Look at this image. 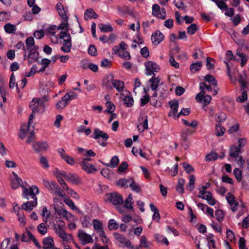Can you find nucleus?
Returning <instances> with one entry per match:
<instances>
[{"label": "nucleus", "mask_w": 249, "mask_h": 249, "mask_svg": "<svg viewBox=\"0 0 249 249\" xmlns=\"http://www.w3.org/2000/svg\"><path fill=\"white\" fill-rule=\"evenodd\" d=\"M48 101V97L45 95L40 98H34L30 104V107L33 113H42L45 111V102Z\"/></svg>", "instance_id": "1"}, {"label": "nucleus", "mask_w": 249, "mask_h": 249, "mask_svg": "<svg viewBox=\"0 0 249 249\" xmlns=\"http://www.w3.org/2000/svg\"><path fill=\"white\" fill-rule=\"evenodd\" d=\"M43 185L52 194H54L61 197H64L65 196L64 192L61 190L60 187L55 181L49 182L47 180L44 179L43 180Z\"/></svg>", "instance_id": "2"}, {"label": "nucleus", "mask_w": 249, "mask_h": 249, "mask_svg": "<svg viewBox=\"0 0 249 249\" xmlns=\"http://www.w3.org/2000/svg\"><path fill=\"white\" fill-rule=\"evenodd\" d=\"M21 187L23 189L22 196L23 197L27 199H29L30 198L33 200H37L36 194L39 193V189L36 185H33L31 187L27 188L25 187L23 185H21Z\"/></svg>", "instance_id": "3"}, {"label": "nucleus", "mask_w": 249, "mask_h": 249, "mask_svg": "<svg viewBox=\"0 0 249 249\" xmlns=\"http://www.w3.org/2000/svg\"><path fill=\"white\" fill-rule=\"evenodd\" d=\"M59 38L64 40L61 50L65 53L70 52L72 46L70 35L66 32L62 31L60 33Z\"/></svg>", "instance_id": "4"}, {"label": "nucleus", "mask_w": 249, "mask_h": 249, "mask_svg": "<svg viewBox=\"0 0 249 249\" xmlns=\"http://www.w3.org/2000/svg\"><path fill=\"white\" fill-rule=\"evenodd\" d=\"M107 199L114 205L123 204L124 202L123 196L116 192L107 194Z\"/></svg>", "instance_id": "5"}, {"label": "nucleus", "mask_w": 249, "mask_h": 249, "mask_svg": "<svg viewBox=\"0 0 249 249\" xmlns=\"http://www.w3.org/2000/svg\"><path fill=\"white\" fill-rule=\"evenodd\" d=\"M144 65L146 68V74L147 75L154 74V72H157L160 70V66L153 61H148L145 63Z\"/></svg>", "instance_id": "6"}, {"label": "nucleus", "mask_w": 249, "mask_h": 249, "mask_svg": "<svg viewBox=\"0 0 249 249\" xmlns=\"http://www.w3.org/2000/svg\"><path fill=\"white\" fill-rule=\"evenodd\" d=\"M152 15L157 18L164 19L166 17V13L165 8H160L159 5L153 4L152 6Z\"/></svg>", "instance_id": "7"}, {"label": "nucleus", "mask_w": 249, "mask_h": 249, "mask_svg": "<svg viewBox=\"0 0 249 249\" xmlns=\"http://www.w3.org/2000/svg\"><path fill=\"white\" fill-rule=\"evenodd\" d=\"M199 89L201 91L198 93L196 96V100L198 102H200L203 97L206 93L205 89H207L208 91H212V88L211 86L207 85L204 82H201L199 84Z\"/></svg>", "instance_id": "8"}, {"label": "nucleus", "mask_w": 249, "mask_h": 249, "mask_svg": "<svg viewBox=\"0 0 249 249\" xmlns=\"http://www.w3.org/2000/svg\"><path fill=\"white\" fill-rule=\"evenodd\" d=\"M77 236L83 245L93 243V240L91 236L82 230L78 231Z\"/></svg>", "instance_id": "9"}, {"label": "nucleus", "mask_w": 249, "mask_h": 249, "mask_svg": "<svg viewBox=\"0 0 249 249\" xmlns=\"http://www.w3.org/2000/svg\"><path fill=\"white\" fill-rule=\"evenodd\" d=\"M226 199L229 205L231 207V210L235 212L237 211L239 206L238 203L235 201V197L231 193H228L226 196Z\"/></svg>", "instance_id": "10"}, {"label": "nucleus", "mask_w": 249, "mask_h": 249, "mask_svg": "<svg viewBox=\"0 0 249 249\" xmlns=\"http://www.w3.org/2000/svg\"><path fill=\"white\" fill-rule=\"evenodd\" d=\"M57 152L59 154L60 157L63 159L68 164L70 165H73L75 163V160L73 158L70 156L66 153L63 148H59Z\"/></svg>", "instance_id": "11"}, {"label": "nucleus", "mask_w": 249, "mask_h": 249, "mask_svg": "<svg viewBox=\"0 0 249 249\" xmlns=\"http://www.w3.org/2000/svg\"><path fill=\"white\" fill-rule=\"evenodd\" d=\"M34 150L36 152L46 151L49 147L48 143L46 142H38L33 144Z\"/></svg>", "instance_id": "12"}, {"label": "nucleus", "mask_w": 249, "mask_h": 249, "mask_svg": "<svg viewBox=\"0 0 249 249\" xmlns=\"http://www.w3.org/2000/svg\"><path fill=\"white\" fill-rule=\"evenodd\" d=\"M164 39V36L160 31L157 30L151 36V40L155 45L159 44Z\"/></svg>", "instance_id": "13"}, {"label": "nucleus", "mask_w": 249, "mask_h": 249, "mask_svg": "<svg viewBox=\"0 0 249 249\" xmlns=\"http://www.w3.org/2000/svg\"><path fill=\"white\" fill-rule=\"evenodd\" d=\"M109 138L108 135L98 128H95L93 131V138L95 140H98L102 138L104 141H107Z\"/></svg>", "instance_id": "14"}, {"label": "nucleus", "mask_w": 249, "mask_h": 249, "mask_svg": "<svg viewBox=\"0 0 249 249\" xmlns=\"http://www.w3.org/2000/svg\"><path fill=\"white\" fill-rule=\"evenodd\" d=\"M79 164L82 168L89 174H91L97 171L93 165L89 162H86L85 161H82Z\"/></svg>", "instance_id": "15"}, {"label": "nucleus", "mask_w": 249, "mask_h": 249, "mask_svg": "<svg viewBox=\"0 0 249 249\" xmlns=\"http://www.w3.org/2000/svg\"><path fill=\"white\" fill-rule=\"evenodd\" d=\"M37 204V200H33L32 201H28L24 203H23L22 205V209L28 211H31L34 207L36 206Z\"/></svg>", "instance_id": "16"}, {"label": "nucleus", "mask_w": 249, "mask_h": 249, "mask_svg": "<svg viewBox=\"0 0 249 249\" xmlns=\"http://www.w3.org/2000/svg\"><path fill=\"white\" fill-rule=\"evenodd\" d=\"M43 249H53L54 247V241L52 237L49 236L43 240Z\"/></svg>", "instance_id": "17"}, {"label": "nucleus", "mask_w": 249, "mask_h": 249, "mask_svg": "<svg viewBox=\"0 0 249 249\" xmlns=\"http://www.w3.org/2000/svg\"><path fill=\"white\" fill-rule=\"evenodd\" d=\"M169 105L171 107V111L169 113L170 116L175 117L177 113L178 107V101H171L169 102Z\"/></svg>", "instance_id": "18"}, {"label": "nucleus", "mask_w": 249, "mask_h": 249, "mask_svg": "<svg viewBox=\"0 0 249 249\" xmlns=\"http://www.w3.org/2000/svg\"><path fill=\"white\" fill-rule=\"evenodd\" d=\"M26 47H24V51L25 52L29 51L30 50H34L36 48L35 46V40L32 36L28 37L25 41Z\"/></svg>", "instance_id": "19"}, {"label": "nucleus", "mask_w": 249, "mask_h": 249, "mask_svg": "<svg viewBox=\"0 0 249 249\" xmlns=\"http://www.w3.org/2000/svg\"><path fill=\"white\" fill-rule=\"evenodd\" d=\"M67 180L75 185L81 183V178L77 175L71 173L68 174Z\"/></svg>", "instance_id": "20"}, {"label": "nucleus", "mask_w": 249, "mask_h": 249, "mask_svg": "<svg viewBox=\"0 0 249 249\" xmlns=\"http://www.w3.org/2000/svg\"><path fill=\"white\" fill-rule=\"evenodd\" d=\"M247 75L244 72L239 73L238 81L239 83L240 84L241 88L243 89L247 88L248 86V84L247 81Z\"/></svg>", "instance_id": "21"}, {"label": "nucleus", "mask_w": 249, "mask_h": 249, "mask_svg": "<svg viewBox=\"0 0 249 249\" xmlns=\"http://www.w3.org/2000/svg\"><path fill=\"white\" fill-rule=\"evenodd\" d=\"M55 7L61 18L65 19L66 20V18H68V17L66 15V11L64 10L62 4L60 2H58L56 4Z\"/></svg>", "instance_id": "22"}, {"label": "nucleus", "mask_w": 249, "mask_h": 249, "mask_svg": "<svg viewBox=\"0 0 249 249\" xmlns=\"http://www.w3.org/2000/svg\"><path fill=\"white\" fill-rule=\"evenodd\" d=\"M140 242L139 245L136 247V249H140V248H145L147 249L149 248L151 245L150 242L147 240L145 236L144 235L141 237Z\"/></svg>", "instance_id": "23"}, {"label": "nucleus", "mask_w": 249, "mask_h": 249, "mask_svg": "<svg viewBox=\"0 0 249 249\" xmlns=\"http://www.w3.org/2000/svg\"><path fill=\"white\" fill-rule=\"evenodd\" d=\"M241 152V149L239 147L232 145L230 149V156L231 158L237 159Z\"/></svg>", "instance_id": "24"}, {"label": "nucleus", "mask_w": 249, "mask_h": 249, "mask_svg": "<svg viewBox=\"0 0 249 249\" xmlns=\"http://www.w3.org/2000/svg\"><path fill=\"white\" fill-rule=\"evenodd\" d=\"M160 81V79L158 77H155V74H154L153 76L149 80L151 83V88L153 90H156Z\"/></svg>", "instance_id": "25"}, {"label": "nucleus", "mask_w": 249, "mask_h": 249, "mask_svg": "<svg viewBox=\"0 0 249 249\" xmlns=\"http://www.w3.org/2000/svg\"><path fill=\"white\" fill-rule=\"evenodd\" d=\"M98 15L92 9H88L86 10L84 14V18L88 20L89 18H97Z\"/></svg>", "instance_id": "26"}, {"label": "nucleus", "mask_w": 249, "mask_h": 249, "mask_svg": "<svg viewBox=\"0 0 249 249\" xmlns=\"http://www.w3.org/2000/svg\"><path fill=\"white\" fill-rule=\"evenodd\" d=\"M94 229L99 234L101 231H104L102 223L97 219H94L92 221Z\"/></svg>", "instance_id": "27"}, {"label": "nucleus", "mask_w": 249, "mask_h": 249, "mask_svg": "<svg viewBox=\"0 0 249 249\" xmlns=\"http://www.w3.org/2000/svg\"><path fill=\"white\" fill-rule=\"evenodd\" d=\"M119 158L117 156H115L111 158L109 163H103V164H104L107 167H111V168H115V167H116L118 165V164H119Z\"/></svg>", "instance_id": "28"}, {"label": "nucleus", "mask_w": 249, "mask_h": 249, "mask_svg": "<svg viewBox=\"0 0 249 249\" xmlns=\"http://www.w3.org/2000/svg\"><path fill=\"white\" fill-rule=\"evenodd\" d=\"M112 84L113 87L118 91H122L124 88V82L119 80H113Z\"/></svg>", "instance_id": "29"}, {"label": "nucleus", "mask_w": 249, "mask_h": 249, "mask_svg": "<svg viewBox=\"0 0 249 249\" xmlns=\"http://www.w3.org/2000/svg\"><path fill=\"white\" fill-rule=\"evenodd\" d=\"M204 199L206 200L208 203L211 206H213L216 204V200L210 192H207Z\"/></svg>", "instance_id": "30"}, {"label": "nucleus", "mask_w": 249, "mask_h": 249, "mask_svg": "<svg viewBox=\"0 0 249 249\" xmlns=\"http://www.w3.org/2000/svg\"><path fill=\"white\" fill-rule=\"evenodd\" d=\"M57 29L55 25H52L45 30L46 35L50 36H54Z\"/></svg>", "instance_id": "31"}, {"label": "nucleus", "mask_w": 249, "mask_h": 249, "mask_svg": "<svg viewBox=\"0 0 249 249\" xmlns=\"http://www.w3.org/2000/svg\"><path fill=\"white\" fill-rule=\"evenodd\" d=\"M38 53L36 52V50H30L28 55L29 63L31 64L36 61L37 58Z\"/></svg>", "instance_id": "32"}, {"label": "nucleus", "mask_w": 249, "mask_h": 249, "mask_svg": "<svg viewBox=\"0 0 249 249\" xmlns=\"http://www.w3.org/2000/svg\"><path fill=\"white\" fill-rule=\"evenodd\" d=\"M131 178H129L128 179L122 178L116 182V184L122 188H127L131 181Z\"/></svg>", "instance_id": "33"}, {"label": "nucleus", "mask_w": 249, "mask_h": 249, "mask_svg": "<svg viewBox=\"0 0 249 249\" xmlns=\"http://www.w3.org/2000/svg\"><path fill=\"white\" fill-rule=\"evenodd\" d=\"M99 28L102 32H110L113 31V28L110 24H104L100 23L98 24Z\"/></svg>", "instance_id": "34"}, {"label": "nucleus", "mask_w": 249, "mask_h": 249, "mask_svg": "<svg viewBox=\"0 0 249 249\" xmlns=\"http://www.w3.org/2000/svg\"><path fill=\"white\" fill-rule=\"evenodd\" d=\"M123 101L124 102V104L127 107H129L133 106L134 100L132 96L130 95V93H129V95H127L124 97Z\"/></svg>", "instance_id": "35"}, {"label": "nucleus", "mask_w": 249, "mask_h": 249, "mask_svg": "<svg viewBox=\"0 0 249 249\" xmlns=\"http://www.w3.org/2000/svg\"><path fill=\"white\" fill-rule=\"evenodd\" d=\"M195 180L196 178L194 175H192L189 176V182L186 186V189L190 192L192 191L194 189Z\"/></svg>", "instance_id": "36"}, {"label": "nucleus", "mask_w": 249, "mask_h": 249, "mask_svg": "<svg viewBox=\"0 0 249 249\" xmlns=\"http://www.w3.org/2000/svg\"><path fill=\"white\" fill-rule=\"evenodd\" d=\"M53 227L55 232L58 236L62 235V234L65 231L63 225H60L59 224L56 225L54 224L53 225Z\"/></svg>", "instance_id": "37"}, {"label": "nucleus", "mask_w": 249, "mask_h": 249, "mask_svg": "<svg viewBox=\"0 0 249 249\" xmlns=\"http://www.w3.org/2000/svg\"><path fill=\"white\" fill-rule=\"evenodd\" d=\"M185 183V180L182 178H179L178 179V185L176 187L177 191L180 194L184 192L183 185Z\"/></svg>", "instance_id": "38"}, {"label": "nucleus", "mask_w": 249, "mask_h": 249, "mask_svg": "<svg viewBox=\"0 0 249 249\" xmlns=\"http://www.w3.org/2000/svg\"><path fill=\"white\" fill-rule=\"evenodd\" d=\"M4 29L6 33L12 34L16 31V27L15 25L11 23H7L4 25Z\"/></svg>", "instance_id": "39"}, {"label": "nucleus", "mask_w": 249, "mask_h": 249, "mask_svg": "<svg viewBox=\"0 0 249 249\" xmlns=\"http://www.w3.org/2000/svg\"><path fill=\"white\" fill-rule=\"evenodd\" d=\"M154 237L156 241L158 242L165 243L166 245H168L169 244L167 239L162 235L156 234L154 235Z\"/></svg>", "instance_id": "40"}, {"label": "nucleus", "mask_w": 249, "mask_h": 249, "mask_svg": "<svg viewBox=\"0 0 249 249\" xmlns=\"http://www.w3.org/2000/svg\"><path fill=\"white\" fill-rule=\"evenodd\" d=\"M51 60L47 58H43L41 60L40 64L42 65V68L38 71V72L40 71H44L45 69L47 68L50 64Z\"/></svg>", "instance_id": "41"}, {"label": "nucleus", "mask_w": 249, "mask_h": 249, "mask_svg": "<svg viewBox=\"0 0 249 249\" xmlns=\"http://www.w3.org/2000/svg\"><path fill=\"white\" fill-rule=\"evenodd\" d=\"M68 104V102L65 98V97L63 96L61 100H60L58 103H57L56 105V107L58 109H63Z\"/></svg>", "instance_id": "42"}, {"label": "nucleus", "mask_w": 249, "mask_h": 249, "mask_svg": "<svg viewBox=\"0 0 249 249\" xmlns=\"http://www.w3.org/2000/svg\"><path fill=\"white\" fill-rule=\"evenodd\" d=\"M132 200V195L129 194L128 195V197H127V198L125 200L124 207H125V208L128 209L132 210L133 209Z\"/></svg>", "instance_id": "43"}, {"label": "nucleus", "mask_w": 249, "mask_h": 249, "mask_svg": "<svg viewBox=\"0 0 249 249\" xmlns=\"http://www.w3.org/2000/svg\"><path fill=\"white\" fill-rule=\"evenodd\" d=\"M201 66L202 62L201 61L197 62L196 63L192 64L190 66V70L192 72L195 73L200 69Z\"/></svg>", "instance_id": "44"}, {"label": "nucleus", "mask_w": 249, "mask_h": 249, "mask_svg": "<svg viewBox=\"0 0 249 249\" xmlns=\"http://www.w3.org/2000/svg\"><path fill=\"white\" fill-rule=\"evenodd\" d=\"M27 129H28V126L27 127L26 124L21 125L20 129V133H19V137L20 139H23L26 135Z\"/></svg>", "instance_id": "45"}, {"label": "nucleus", "mask_w": 249, "mask_h": 249, "mask_svg": "<svg viewBox=\"0 0 249 249\" xmlns=\"http://www.w3.org/2000/svg\"><path fill=\"white\" fill-rule=\"evenodd\" d=\"M129 186L133 191H135L137 193H139L141 191V188L132 178H131Z\"/></svg>", "instance_id": "46"}, {"label": "nucleus", "mask_w": 249, "mask_h": 249, "mask_svg": "<svg viewBox=\"0 0 249 249\" xmlns=\"http://www.w3.org/2000/svg\"><path fill=\"white\" fill-rule=\"evenodd\" d=\"M198 30V26L195 23L191 24L187 28V32L189 35H193Z\"/></svg>", "instance_id": "47"}, {"label": "nucleus", "mask_w": 249, "mask_h": 249, "mask_svg": "<svg viewBox=\"0 0 249 249\" xmlns=\"http://www.w3.org/2000/svg\"><path fill=\"white\" fill-rule=\"evenodd\" d=\"M204 79L206 81L208 82L213 86H217V81L212 75L207 74L205 76Z\"/></svg>", "instance_id": "48"}, {"label": "nucleus", "mask_w": 249, "mask_h": 249, "mask_svg": "<svg viewBox=\"0 0 249 249\" xmlns=\"http://www.w3.org/2000/svg\"><path fill=\"white\" fill-rule=\"evenodd\" d=\"M61 239L63 240V241L66 242H70L72 239V236L71 234L67 233L65 231L64 233L59 236Z\"/></svg>", "instance_id": "49"}, {"label": "nucleus", "mask_w": 249, "mask_h": 249, "mask_svg": "<svg viewBox=\"0 0 249 249\" xmlns=\"http://www.w3.org/2000/svg\"><path fill=\"white\" fill-rule=\"evenodd\" d=\"M218 156L216 152H213L209 153L206 156V160L207 161H214L217 159Z\"/></svg>", "instance_id": "50"}, {"label": "nucleus", "mask_w": 249, "mask_h": 249, "mask_svg": "<svg viewBox=\"0 0 249 249\" xmlns=\"http://www.w3.org/2000/svg\"><path fill=\"white\" fill-rule=\"evenodd\" d=\"M225 128L220 124L216 125L215 134L217 136H222L225 132Z\"/></svg>", "instance_id": "51"}, {"label": "nucleus", "mask_w": 249, "mask_h": 249, "mask_svg": "<svg viewBox=\"0 0 249 249\" xmlns=\"http://www.w3.org/2000/svg\"><path fill=\"white\" fill-rule=\"evenodd\" d=\"M37 229L39 233L42 235L45 234L47 231V227L43 223L39 224L37 227Z\"/></svg>", "instance_id": "52"}, {"label": "nucleus", "mask_w": 249, "mask_h": 249, "mask_svg": "<svg viewBox=\"0 0 249 249\" xmlns=\"http://www.w3.org/2000/svg\"><path fill=\"white\" fill-rule=\"evenodd\" d=\"M118 224L114 219H110L109 221L108 227L110 230H115L118 228Z\"/></svg>", "instance_id": "53"}, {"label": "nucleus", "mask_w": 249, "mask_h": 249, "mask_svg": "<svg viewBox=\"0 0 249 249\" xmlns=\"http://www.w3.org/2000/svg\"><path fill=\"white\" fill-rule=\"evenodd\" d=\"M106 106L107 107V109L105 110L106 112L108 113H112L115 110V106L111 102H107Z\"/></svg>", "instance_id": "54"}, {"label": "nucleus", "mask_w": 249, "mask_h": 249, "mask_svg": "<svg viewBox=\"0 0 249 249\" xmlns=\"http://www.w3.org/2000/svg\"><path fill=\"white\" fill-rule=\"evenodd\" d=\"M248 99L247 92L245 90L243 91L242 93L241 96L237 98L236 101L238 102L243 103L245 102Z\"/></svg>", "instance_id": "55"}, {"label": "nucleus", "mask_w": 249, "mask_h": 249, "mask_svg": "<svg viewBox=\"0 0 249 249\" xmlns=\"http://www.w3.org/2000/svg\"><path fill=\"white\" fill-rule=\"evenodd\" d=\"M64 96L69 102V101L75 99L77 97V95L74 92H70L67 93Z\"/></svg>", "instance_id": "56"}, {"label": "nucleus", "mask_w": 249, "mask_h": 249, "mask_svg": "<svg viewBox=\"0 0 249 249\" xmlns=\"http://www.w3.org/2000/svg\"><path fill=\"white\" fill-rule=\"evenodd\" d=\"M10 15L6 12H0V21L5 22L9 19Z\"/></svg>", "instance_id": "57"}, {"label": "nucleus", "mask_w": 249, "mask_h": 249, "mask_svg": "<svg viewBox=\"0 0 249 249\" xmlns=\"http://www.w3.org/2000/svg\"><path fill=\"white\" fill-rule=\"evenodd\" d=\"M128 166V165L126 161L122 162L117 169V172L120 173L124 172L127 168Z\"/></svg>", "instance_id": "58"}, {"label": "nucleus", "mask_w": 249, "mask_h": 249, "mask_svg": "<svg viewBox=\"0 0 249 249\" xmlns=\"http://www.w3.org/2000/svg\"><path fill=\"white\" fill-rule=\"evenodd\" d=\"M216 219L218 221H222L223 220L224 215L222 210L218 209L215 212Z\"/></svg>", "instance_id": "59"}, {"label": "nucleus", "mask_w": 249, "mask_h": 249, "mask_svg": "<svg viewBox=\"0 0 249 249\" xmlns=\"http://www.w3.org/2000/svg\"><path fill=\"white\" fill-rule=\"evenodd\" d=\"M183 123L186 126H189L192 127H195L198 125V123L196 121H193L191 123H189L187 120L182 119Z\"/></svg>", "instance_id": "60"}, {"label": "nucleus", "mask_w": 249, "mask_h": 249, "mask_svg": "<svg viewBox=\"0 0 249 249\" xmlns=\"http://www.w3.org/2000/svg\"><path fill=\"white\" fill-rule=\"evenodd\" d=\"M82 226L84 228H88L90 225V218L88 216H85L82 221Z\"/></svg>", "instance_id": "61"}, {"label": "nucleus", "mask_w": 249, "mask_h": 249, "mask_svg": "<svg viewBox=\"0 0 249 249\" xmlns=\"http://www.w3.org/2000/svg\"><path fill=\"white\" fill-rule=\"evenodd\" d=\"M88 53L91 56H96L97 54V50L94 45H91L88 49Z\"/></svg>", "instance_id": "62"}, {"label": "nucleus", "mask_w": 249, "mask_h": 249, "mask_svg": "<svg viewBox=\"0 0 249 249\" xmlns=\"http://www.w3.org/2000/svg\"><path fill=\"white\" fill-rule=\"evenodd\" d=\"M119 56L125 59L129 60L130 59V56L129 53L126 51L121 50V52L119 53Z\"/></svg>", "instance_id": "63"}, {"label": "nucleus", "mask_w": 249, "mask_h": 249, "mask_svg": "<svg viewBox=\"0 0 249 249\" xmlns=\"http://www.w3.org/2000/svg\"><path fill=\"white\" fill-rule=\"evenodd\" d=\"M10 242L9 238H5L0 244V249H8V246Z\"/></svg>", "instance_id": "64"}]
</instances>
